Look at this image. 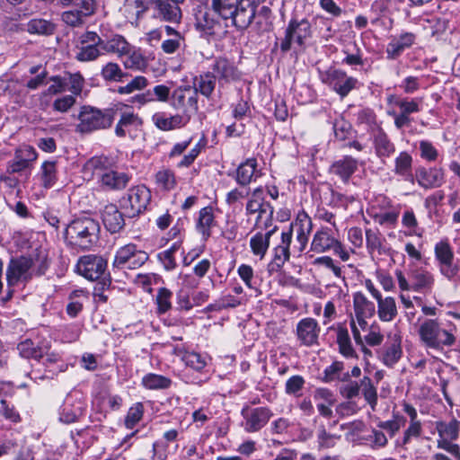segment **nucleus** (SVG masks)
<instances>
[{"label": "nucleus", "instance_id": "obj_1", "mask_svg": "<svg viewBox=\"0 0 460 460\" xmlns=\"http://www.w3.org/2000/svg\"><path fill=\"white\" fill-rule=\"evenodd\" d=\"M100 226L91 217L73 220L66 228L65 237L67 242L82 250L91 249L99 240Z\"/></svg>", "mask_w": 460, "mask_h": 460}, {"label": "nucleus", "instance_id": "obj_2", "mask_svg": "<svg viewBox=\"0 0 460 460\" xmlns=\"http://www.w3.org/2000/svg\"><path fill=\"white\" fill-rule=\"evenodd\" d=\"M313 36V26L308 19L292 17L284 30V36L280 38V50L288 52L293 46L298 49H305Z\"/></svg>", "mask_w": 460, "mask_h": 460}, {"label": "nucleus", "instance_id": "obj_3", "mask_svg": "<svg viewBox=\"0 0 460 460\" xmlns=\"http://www.w3.org/2000/svg\"><path fill=\"white\" fill-rule=\"evenodd\" d=\"M118 111V107L100 110L92 106H83L77 116L79 123L76 126V131L91 133L109 128L112 125Z\"/></svg>", "mask_w": 460, "mask_h": 460}, {"label": "nucleus", "instance_id": "obj_4", "mask_svg": "<svg viewBox=\"0 0 460 460\" xmlns=\"http://www.w3.org/2000/svg\"><path fill=\"white\" fill-rule=\"evenodd\" d=\"M419 335L424 345L430 349H442L444 346H452L455 336L447 330L440 328L435 319L425 320L419 328Z\"/></svg>", "mask_w": 460, "mask_h": 460}, {"label": "nucleus", "instance_id": "obj_5", "mask_svg": "<svg viewBox=\"0 0 460 460\" xmlns=\"http://www.w3.org/2000/svg\"><path fill=\"white\" fill-rule=\"evenodd\" d=\"M213 11L207 7H199L195 13L196 29L207 36L222 37L226 32V23H223Z\"/></svg>", "mask_w": 460, "mask_h": 460}, {"label": "nucleus", "instance_id": "obj_6", "mask_svg": "<svg viewBox=\"0 0 460 460\" xmlns=\"http://www.w3.org/2000/svg\"><path fill=\"white\" fill-rule=\"evenodd\" d=\"M151 200V192L144 185L128 190L126 196L120 199V207L129 217L138 216L147 207Z\"/></svg>", "mask_w": 460, "mask_h": 460}, {"label": "nucleus", "instance_id": "obj_7", "mask_svg": "<svg viewBox=\"0 0 460 460\" xmlns=\"http://www.w3.org/2000/svg\"><path fill=\"white\" fill-rule=\"evenodd\" d=\"M148 260V254L137 249L136 244L128 243L116 252L112 266L116 269L136 270Z\"/></svg>", "mask_w": 460, "mask_h": 460}, {"label": "nucleus", "instance_id": "obj_8", "mask_svg": "<svg viewBox=\"0 0 460 460\" xmlns=\"http://www.w3.org/2000/svg\"><path fill=\"white\" fill-rule=\"evenodd\" d=\"M103 55L102 38L95 31H87L79 38L76 59L82 62L96 60Z\"/></svg>", "mask_w": 460, "mask_h": 460}, {"label": "nucleus", "instance_id": "obj_9", "mask_svg": "<svg viewBox=\"0 0 460 460\" xmlns=\"http://www.w3.org/2000/svg\"><path fill=\"white\" fill-rule=\"evenodd\" d=\"M34 261L31 257L20 256L12 259L6 270L8 286H15L18 282H28L33 278Z\"/></svg>", "mask_w": 460, "mask_h": 460}, {"label": "nucleus", "instance_id": "obj_10", "mask_svg": "<svg viewBox=\"0 0 460 460\" xmlns=\"http://www.w3.org/2000/svg\"><path fill=\"white\" fill-rule=\"evenodd\" d=\"M150 3L154 18L173 24L180 23L181 20L180 3L174 0H151Z\"/></svg>", "mask_w": 460, "mask_h": 460}, {"label": "nucleus", "instance_id": "obj_11", "mask_svg": "<svg viewBox=\"0 0 460 460\" xmlns=\"http://www.w3.org/2000/svg\"><path fill=\"white\" fill-rule=\"evenodd\" d=\"M107 267V261L94 255L82 257L77 264L78 272L85 279L97 280L104 274Z\"/></svg>", "mask_w": 460, "mask_h": 460}, {"label": "nucleus", "instance_id": "obj_12", "mask_svg": "<svg viewBox=\"0 0 460 460\" xmlns=\"http://www.w3.org/2000/svg\"><path fill=\"white\" fill-rule=\"evenodd\" d=\"M292 227L281 234V242L273 249V259L269 264V271L277 272L290 258Z\"/></svg>", "mask_w": 460, "mask_h": 460}, {"label": "nucleus", "instance_id": "obj_13", "mask_svg": "<svg viewBox=\"0 0 460 460\" xmlns=\"http://www.w3.org/2000/svg\"><path fill=\"white\" fill-rule=\"evenodd\" d=\"M242 415L245 420L244 429L248 432H256L267 424L272 416V412L267 407H258L251 410L245 408L242 411Z\"/></svg>", "mask_w": 460, "mask_h": 460}, {"label": "nucleus", "instance_id": "obj_14", "mask_svg": "<svg viewBox=\"0 0 460 460\" xmlns=\"http://www.w3.org/2000/svg\"><path fill=\"white\" fill-rule=\"evenodd\" d=\"M212 71V75L216 76L220 85L237 81L241 77V72L237 66L224 58H218L215 60Z\"/></svg>", "mask_w": 460, "mask_h": 460}, {"label": "nucleus", "instance_id": "obj_15", "mask_svg": "<svg viewBox=\"0 0 460 460\" xmlns=\"http://www.w3.org/2000/svg\"><path fill=\"white\" fill-rule=\"evenodd\" d=\"M326 82L341 98L347 96L358 83L356 78L347 76L345 72L337 69L327 72Z\"/></svg>", "mask_w": 460, "mask_h": 460}, {"label": "nucleus", "instance_id": "obj_16", "mask_svg": "<svg viewBox=\"0 0 460 460\" xmlns=\"http://www.w3.org/2000/svg\"><path fill=\"white\" fill-rule=\"evenodd\" d=\"M320 327L314 318H304L296 325V336L300 343L310 347L317 343Z\"/></svg>", "mask_w": 460, "mask_h": 460}, {"label": "nucleus", "instance_id": "obj_17", "mask_svg": "<svg viewBox=\"0 0 460 460\" xmlns=\"http://www.w3.org/2000/svg\"><path fill=\"white\" fill-rule=\"evenodd\" d=\"M234 13L229 20L238 30H244L252 22L256 14V6L251 3L238 0Z\"/></svg>", "mask_w": 460, "mask_h": 460}, {"label": "nucleus", "instance_id": "obj_18", "mask_svg": "<svg viewBox=\"0 0 460 460\" xmlns=\"http://www.w3.org/2000/svg\"><path fill=\"white\" fill-rule=\"evenodd\" d=\"M190 88H177L172 93V105L182 110L183 115L194 113L198 111V100L195 93L190 95Z\"/></svg>", "mask_w": 460, "mask_h": 460}, {"label": "nucleus", "instance_id": "obj_19", "mask_svg": "<svg viewBox=\"0 0 460 460\" xmlns=\"http://www.w3.org/2000/svg\"><path fill=\"white\" fill-rule=\"evenodd\" d=\"M436 429L438 433L437 447H441L444 444L457 445L454 441L459 437L460 421L456 419H452L447 422L437 421Z\"/></svg>", "mask_w": 460, "mask_h": 460}, {"label": "nucleus", "instance_id": "obj_20", "mask_svg": "<svg viewBox=\"0 0 460 460\" xmlns=\"http://www.w3.org/2000/svg\"><path fill=\"white\" fill-rule=\"evenodd\" d=\"M312 226V221L307 215H304L302 218L299 217L294 225L290 226L289 229L292 227V232L295 231L296 233L293 248L297 252L300 253L305 249Z\"/></svg>", "mask_w": 460, "mask_h": 460}, {"label": "nucleus", "instance_id": "obj_21", "mask_svg": "<svg viewBox=\"0 0 460 460\" xmlns=\"http://www.w3.org/2000/svg\"><path fill=\"white\" fill-rule=\"evenodd\" d=\"M102 219L105 228L111 234L119 233L125 226L123 214L113 204L104 207Z\"/></svg>", "mask_w": 460, "mask_h": 460}, {"label": "nucleus", "instance_id": "obj_22", "mask_svg": "<svg viewBox=\"0 0 460 460\" xmlns=\"http://www.w3.org/2000/svg\"><path fill=\"white\" fill-rule=\"evenodd\" d=\"M353 305L358 324L361 327L363 325H367L365 318L371 317L375 314V305L370 302L362 293L358 292L354 294Z\"/></svg>", "mask_w": 460, "mask_h": 460}, {"label": "nucleus", "instance_id": "obj_23", "mask_svg": "<svg viewBox=\"0 0 460 460\" xmlns=\"http://www.w3.org/2000/svg\"><path fill=\"white\" fill-rule=\"evenodd\" d=\"M17 349L22 358L40 360L44 357V353L50 349V345L48 342L36 344L31 339H27L18 344Z\"/></svg>", "mask_w": 460, "mask_h": 460}, {"label": "nucleus", "instance_id": "obj_24", "mask_svg": "<svg viewBox=\"0 0 460 460\" xmlns=\"http://www.w3.org/2000/svg\"><path fill=\"white\" fill-rule=\"evenodd\" d=\"M416 179L418 183L425 189L436 188L443 183L444 173L438 168L429 170L421 168L417 171Z\"/></svg>", "mask_w": 460, "mask_h": 460}, {"label": "nucleus", "instance_id": "obj_25", "mask_svg": "<svg viewBox=\"0 0 460 460\" xmlns=\"http://www.w3.org/2000/svg\"><path fill=\"white\" fill-rule=\"evenodd\" d=\"M190 119V114L186 115H173L171 117H164L161 113H155L152 117L154 124L161 130L168 131L174 128H181L186 125Z\"/></svg>", "mask_w": 460, "mask_h": 460}, {"label": "nucleus", "instance_id": "obj_26", "mask_svg": "<svg viewBox=\"0 0 460 460\" xmlns=\"http://www.w3.org/2000/svg\"><path fill=\"white\" fill-rule=\"evenodd\" d=\"M357 169L358 161L347 155L332 164L331 172L339 176L343 182L347 183Z\"/></svg>", "mask_w": 460, "mask_h": 460}, {"label": "nucleus", "instance_id": "obj_27", "mask_svg": "<svg viewBox=\"0 0 460 460\" xmlns=\"http://www.w3.org/2000/svg\"><path fill=\"white\" fill-rule=\"evenodd\" d=\"M36 159V153L33 148L31 146H27L22 149H19L16 151L13 160L9 162L8 164V172L14 173L20 172L25 170L30 162Z\"/></svg>", "mask_w": 460, "mask_h": 460}, {"label": "nucleus", "instance_id": "obj_28", "mask_svg": "<svg viewBox=\"0 0 460 460\" xmlns=\"http://www.w3.org/2000/svg\"><path fill=\"white\" fill-rule=\"evenodd\" d=\"M410 278L411 280V290L416 292L430 290L434 284L433 275L422 268L411 270Z\"/></svg>", "mask_w": 460, "mask_h": 460}, {"label": "nucleus", "instance_id": "obj_29", "mask_svg": "<svg viewBox=\"0 0 460 460\" xmlns=\"http://www.w3.org/2000/svg\"><path fill=\"white\" fill-rule=\"evenodd\" d=\"M415 35L411 32H405L399 38L394 39L386 48L387 58L395 59L405 49L410 48L415 41Z\"/></svg>", "mask_w": 460, "mask_h": 460}, {"label": "nucleus", "instance_id": "obj_30", "mask_svg": "<svg viewBox=\"0 0 460 460\" xmlns=\"http://www.w3.org/2000/svg\"><path fill=\"white\" fill-rule=\"evenodd\" d=\"M125 105H115L119 112V119L115 127V134L119 137L126 136L125 128L142 125V119L134 112L123 111Z\"/></svg>", "mask_w": 460, "mask_h": 460}, {"label": "nucleus", "instance_id": "obj_31", "mask_svg": "<svg viewBox=\"0 0 460 460\" xmlns=\"http://www.w3.org/2000/svg\"><path fill=\"white\" fill-rule=\"evenodd\" d=\"M128 181L129 177L127 173L119 172L114 171L113 168L101 175L102 185L109 190H122L126 188Z\"/></svg>", "mask_w": 460, "mask_h": 460}, {"label": "nucleus", "instance_id": "obj_32", "mask_svg": "<svg viewBox=\"0 0 460 460\" xmlns=\"http://www.w3.org/2000/svg\"><path fill=\"white\" fill-rule=\"evenodd\" d=\"M257 161L254 158L247 159L242 163L235 171V181L241 186L249 185L253 177H257Z\"/></svg>", "mask_w": 460, "mask_h": 460}, {"label": "nucleus", "instance_id": "obj_33", "mask_svg": "<svg viewBox=\"0 0 460 460\" xmlns=\"http://www.w3.org/2000/svg\"><path fill=\"white\" fill-rule=\"evenodd\" d=\"M276 230L277 226H274L265 234L257 233L251 238L250 247L255 256L260 257V259L264 258L270 245V238L276 232Z\"/></svg>", "mask_w": 460, "mask_h": 460}, {"label": "nucleus", "instance_id": "obj_34", "mask_svg": "<svg viewBox=\"0 0 460 460\" xmlns=\"http://www.w3.org/2000/svg\"><path fill=\"white\" fill-rule=\"evenodd\" d=\"M216 81V76L210 72L196 76L193 81V93L197 96L199 93L206 98H209L215 90Z\"/></svg>", "mask_w": 460, "mask_h": 460}, {"label": "nucleus", "instance_id": "obj_35", "mask_svg": "<svg viewBox=\"0 0 460 460\" xmlns=\"http://www.w3.org/2000/svg\"><path fill=\"white\" fill-rule=\"evenodd\" d=\"M337 241L327 230L322 229L314 234L311 243V250L318 253L324 252L332 250Z\"/></svg>", "mask_w": 460, "mask_h": 460}, {"label": "nucleus", "instance_id": "obj_36", "mask_svg": "<svg viewBox=\"0 0 460 460\" xmlns=\"http://www.w3.org/2000/svg\"><path fill=\"white\" fill-rule=\"evenodd\" d=\"M238 0H208V7L221 20L227 22L235 9Z\"/></svg>", "mask_w": 460, "mask_h": 460}, {"label": "nucleus", "instance_id": "obj_37", "mask_svg": "<svg viewBox=\"0 0 460 460\" xmlns=\"http://www.w3.org/2000/svg\"><path fill=\"white\" fill-rule=\"evenodd\" d=\"M377 314L382 322H392L397 315V306L394 297H381L377 301Z\"/></svg>", "mask_w": 460, "mask_h": 460}, {"label": "nucleus", "instance_id": "obj_38", "mask_svg": "<svg viewBox=\"0 0 460 460\" xmlns=\"http://www.w3.org/2000/svg\"><path fill=\"white\" fill-rule=\"evenodd\" d=\"M262 193L263 190L261 188H257L252 191V198L247 202L246 210L248 213L253 214L259 212L256 225H260L261 220L263 217V214L267 213V204L262 202Z\"/></svg>", "mask_w": 460, "mask_h": 460}, {"label": "nucleus", "instance_id": "obj_39", "mask_svg": "<svg viewBox=\"0 0 460 460\" xmlns=\"http://www.w3.org/2000/svg\"><path fill=\"white\" fill-rule=\"evenodd\" d=\"M114 164L115 162L112 158L105 155H97L90 158L84 167L86 170L92 171L93 174H98L101 177L102 173L113 168Z\"/></svg>", "mask_w": 460, "mask_h": 460}, {"label": "nucleus", "instance_id": "obj_40", "mask_svg": "<svg viewBox=\"0 0 460 460\" xmlns=\"http://www.w3.org/2000/svg\"><path fill=\"white\" fill-rule=\"evenodd\" d=\"M336 332L340 353L346 358H357V354L352 347L347 328L342 325H339L336 329Z\"/></svg>", "mask_w": 460, "mask_h": 460}, {"label": "nucleus", "instance_id": "obj_41", "mask_svg": "<svg viewBox=\"0 0 460 460\" xmlns=\"http://www.w3.org/2000/svg\"><path fill=\"white\" fill-rule=\"evenodd\" d=\"M56 31V24L45 19H31L27 23V31L30 34L50 36Z\"/></svg>", "mask_w": 460, "mask_h": 460}, {"label": "nucleus", "instance_id": "obj_42", "mask_svg": "<svg viewBox=\"0 0 460 460\" xmlns=\"http://www.w3.org/2000/svg\"><path fill=\"white\" fill-rule=\"evenodd\" d=\"M128 43L120 35H114L111 39L104 40L102 39V50L103 55L106 53L118 54L119 56L128 52Z\"/></svg>", "mask_w": 460, "mask_h": 460}, {"label": "nucleus", "instance_id": "obj_43", "mask_svg": "<svg viewBox=\"0 0 460 460\" xmlns=\"http://www.w3.org/2000/svg\"><path fill=\"white\" fill-rule=\"evenodd\" d=\"M376 154L380 157H388L395 150L394 145L390 141L383 130H378L374 138Z\"/></svg>", "mask_w": 460, "mask_h": 460}, {"label": "nucleus", "instance_id": "obj_44", "mask_svg": "<svg viewBox=\"0 0 460 460\" xmlns=\"http://www.w3.org/2000/svg\"><path fill=\"white\" fill-rule=\"evenodd\" d=\"M213 223L214 215L212 208L209 207L203 208L199 211L197 228L198 231L202 234L204 240H207L211 235L210 228Z\"/></svg>", "mask_w": 460, "mask_h": 460}, {"label": "nucleus", "instance_id": "obj_45", "mask_svg": "<svg viewBox=\"0 0 460 460\" xmlns=\"http://www.w3.org/2000/svg\"><path fill=\"white\" fill-rule=\"evenodd\" d=\"M402 357L401 343L395 340L391 344L384 347L382 355L383 363L387 367H393Z\"/></svg>", "mask_w": 460, "mask_h": 460}, {"label": "nucleus", "instance_id": "obj_46", "mask_svg": "<svg viewBox=\"0 0 460 460\" xmlns=\"http://www.w3.org/2000/svg\"><path fill=\"white\" fill-rule=\"evenodd\" d=\"M101 75L107 82L120 83L128 74L124 73L117 63L109 62L102 68Z\"/></svg>", "mask_w": 460, "mask_h": 460}, {"label": "nucleus", "instance_id": "obj_47", "mask_svg": "<svg viewBox=\"0 0 460 460\" xmlns=\"http://www.w3.org/2000/svg\"><path fill=\"white\" fill-rule=\"evenodd\" d=\"M71 4V8L81 14L85 21L93 16L97 10L95 0H75Z\"/></svg>", "mask_w": 460, "mask_h": 460}, {"label": "nucleus", "instance_id": "obj_48", "mask_svg": "<svg viewBox=\"0 0 460 460\" xmlns=\"http://www.w3.org/2000/svg\"><path fill=\"white\" fill-rule=\"evenodd\" d=\"M143 385L147 389H166L168 388L172 381L170 378L156 375V374H148L145 376L142 379Z\"/></svg>", "mask_w": 460, "mask_h": 460}, {"label": "nucleus", "instance_id": "obj_49", "mask_svg": "<svg viewBox=\"0 0 460 460\" xmlns=\"http://www.w3.org/2000/svg\"><path fill=\"white\" fill-rule=\"evenodd\" d=\"M157 186L164 190H171L176 185L174 172L169 169H162L155 174Z\"/></svg>", "mask_w": 460, "mask_h": 460}, {"label": "nucleus", "instance_id": "obj_50", "mask_svg": "<svg viewBox=\"0 0 460 460\" xmlns=\"http://www.w3.org/2000/svg\"><path fill=\"white\" fill-rule=\"evenodd\" d=\"M361 386L363 389V395L365 400L368 402L374 411L377 403V393L371 378L368 376H364L361 379Z\"/></svg>", "mask_w": 460, "mask_h": 460}, {"label": "nucleus", "instance_id": "obj_51", "mask_svg": "<svg viewBox=\"0 0 460 460\" xmlns=\"http://www.w3.org/2000/svg\"><path fill=\"white\" fill-rule=\"evenodd\" d=\"M438 448L445 450L449 456L444 453H436L433 455V460H460V446L444 444Z\"/></svg>", "mask_w": 460, "mask_h": 460}, {"label": "nucleus", "instance_id": "obj_52", "mask_svg": "<svg viewBox=\"0 0 460 460\" xmlns=\"http://www.w3.org/2000/svg\"><path fill=\"white\" fill-rule=\"evenodd\" d=\"M144 406L141 402L136 403L130 407L125 418V426L128 429H133L137 423L142 419Z\"/></svg>", "mask_w": 460, "mask_h": 460}, {"label": "nucleus", "instance_id": "obj_53", "mask_svg": "<svg viewBox=\"0 0 460 460\" xmlns=\"http://www.w3.org/2000/svg\"><path fill=\"white\" fill-rule=\"evenodd\" d=\"M172 295V292L165 288H161L158 289V292L156 295L158 314H164L171 308Z\"/></svg>", "mask_w": 460, "mask_h": 460}, {"label": "nucleus", "instance_id": "obj_54", "mask_svg": "<svg viewBox=\"0 0 460 460\" xmlns=\"http://www.w3.org/2000/svg\"><path fill=\"white\" fill-rule=\"evenodd\" d=\"M151 0H125V7L128 10L135 11L137 18H140L151 10Z\"/></svg>", "mask_w": 460, "mask_h": 460}, {"label": "nucleus", "instance_id": "obj_55", "mask_svg": "<svg viewBox=\"0 0 460 460\" xmlns=\"http://www.w3.org/2000/svg\"><path fill=\"white\" fill-rule=\"evenodd\" d=\"M420 100L412 99L409 101L406 98L396 99L394 104L399 107L402 113L410 117V114L420 111Z\"/></svg>", "mask_w": 460, "mask_h": 460}, {"label": "nucleus", "instance_id": "obj_56", "mask_svg": "<svg viewBox=\"0 0 460 460\" xmlns=\"http://www.w3.org/2000/svg\"><path fill=\"white\" fill-rule=\"evenodd\" d=\"M435 255L439 263L454 261V252L447 242L441 241L436 244Z\"/></svg>", "mask_w": 460, "mask_h": 460}, {"label": "nucleus", "instance_id": "obj_57", "mask_svg": "<svg viewBox=\"0 0 460 460\" xmlns=\"http://www.w3.org/2000/svg\"><path fill=\"white\" fill-rule=\"evenodd\" d=\"M42 181L45 188H50L56 181V163L45 162L42 164Z\"/></svg>", "mask_w": 460, "mask_h": 460}, {"label": "nucleus", "instance_id": "obj_58", "mask_svg": "<svg viewBox=\"0 0 460 460\" xmlns=\"http://www.w3.org/2000/svg\"><path fill=\"white\" fill-rule=\"evenodd\" d=\"M61 20L67 26H70L73 28L82 27L84 24V22H86L83 17H81V14L75 12V10L72 8L62 13Z\"/></svg>", "mask_w": 460, "mask_h": 460}, {"label": "nucleus", "instance_id": "obj_59", "mask_svg": "<svg viewBox=\"0 0 460 460\" xmlns=\"http://www.w3.org/2000/svg\"><path fill=\"white\" fill-rule=\"evenodd\" d=\"M333 131L336 139L343 141L349 137L351 132V125L343 119H336L333 123Z\"/></svg>", "mask_w": 460, "mask_h": 460}, {"label": "nucleus", "instance_id": "obj_60", "mask_svg": "<svg viewBox=\"0 0 460 460\" xmlns=\"http://www.w3.org/2000/svg\"><path fill=\"white\" fill-rule=\"evenodd\" d=\"M361 387V382L358 384L356 381H349V383L343 384L340 386L339 393L345 399L350 400L359 394Z\"/></svg>", "mask_w": 460, "mask_h": 460}, {"label": "nucleus", "instance_id": "obj_61", "mask_svg": "<svg viewBox=\"0 0 460 460\" xmlns=\"http://www.w3.org/2000/svg\"><path fill=\"white\" fill-rule=\"evenodd\" d=\"M44 357L46 358L44 364L51 374L54 375L64 371L63 366L58 365V362L60 361V356L58 353L49 352V350H47V352L44 353Z\"/></svg>", "mask_w": 460, "mask_h": 460}, {"label": "nucleus", "instance_id": "obj_62", "mask_svg": "<svg viewBox=\"0 0 460 460\" xmlns=\"http://www.w3.org/2000/svg\"><path fill=\"white\" fill-rule=\"evenodd\" d=\"M426 22L429 23L428 28L431 31L432 36L439 35L447 29L448 21L445 18L434 16L427 19Z\"/></svg>", "mask_w": 460, "mask_h": 460}, {"label": "nucleus", "instance_id": "obj_63", "mask_svg": "<svg viewBox=\"0 0 460 460\" xmlns=\"http://www.w3.org/2000/svg\"><path fill=\"white\" fill-rule=\"evenodd\" d=\"M344 369V364L341 361H335L324 369L323 381L326 383L332 382L340 378V375Z\"/></svg>", "mask_w": 460, "mask_h": 460}, {"label": "nucleus", "instance_id": "obj_64", "mask_svg": "<svg viewBox=\"0 0 460 460\" xmlns=\"http://www.w3.org/2000/svg\"><path fill=\"white\" fill-rule=\"evenodd\" d=\"M411 166V157L406 152H402L395 160V172L398 174H406Z\"/></svg>", "mask_w": 460, "mask_h": 460}]
</instances>
